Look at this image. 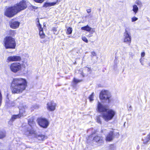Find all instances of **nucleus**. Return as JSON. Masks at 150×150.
Masks as SVG:
<instances>
[{"label":"nucleus","mask_w":150,"mask_h":150,"mask_svg":"<svg viewBox=\"0 0 150 150\" xmlns=\"http://www.w3.org/2000/svg\"><path fill=\"white\" fill-rule=\"evenodd\" d=\"M26 80L23 78L17 77L13 79L11 88L12 93L19 94L25 90L27 86Z\"/></svg>","instance_id":"1"},{"label":"nucleus","mask_w":150,"mask_h":150,"mask_svg":"<svg viewBox=\"0 0 150 150\" xmlns=\"http://www.w3.org/2000/svg\"><path fill=\"white\" fill-rule=\"evenodd\" d=\"M4 46L6 49L15 48L16 43L15 39L11 37L5 38L4 40Z\"/></svg>","instance_id":"2"},{"label":"nucleus","mask_w":150,"mask_h":150,"mask_svg":"<svg viewBox=\"0 0 150 150\" xmlns=\"http://www.w3.org/2000/svg\"><path fill=\"white\" fill-rule=\"evenodd\" d=\"M116 113V112L112 109H108L105 112L102 114V117L106 121L111 120Z\"/></svg>","instance_id":"3"},{"label":"nucleus","mask_w":150,"mask_h":150,"mask_svg":"<svg viewBox=\"0 0 150 150\" xmlns=\"http://www.w3.org/2000/svg\"><path fill=\"white\" fill-rule=\"evenodd\" d=\"M100 98L107 102L110 103L112 99L110 93L108 91L103 90L100 93Z\"/></svg>","instance_id":"4"},{"label":"nucleus","mask_w":150,"mask_h":150,"mask_svg":"<svg viewBox=\"0 0 150 150\" xmlns=\"http://www.w3.org/2000/svg\"><path fill=\"white\" fill-rule=\"evenodd\" d=\"M17 13L13 5L10 7H7L4 10V15L9 18L12 17Z\"/></svg>","instance_id":"5"},{"label":"nucleus","mask_w":150,"mask_h":150,"mask_svg":"<svg viewBox=\"0 0 150 150\" xmlns=\"http://www.w3.org/2000/svg\"><path fill=\"white\" fill-rule=\"evenodd\" d=\"M13 6L17 13L26 9L27 6L25 0H22Z\"/></svg>","instance_id":"6"},{"label":"nucleus","mask_w":150,"mask_h":150,"mask_svg":"<svg viewBox=\"0 0 150 150\" xmlns=\"http://www.w3.org/2000/svg\"><path fill=\"white\" fill-rule=\"evenodd\" d=\"M9 68L11 71L14 73H17L21 70V65L19 62L13 63L9 65Z\"/></svg>","instance_id":"7"},{"label":"nucleus","mask_w":150,"mask_h":150,"mask_svg":"<svg viewBox=\"0 0 150 150\" xmlns=\"http://www.w3.org/2000/svg\"><path fill=\"white\" fill-rule=\"evenodd\" d=\"M28 124L31 127L26 128L23 131V133L26 135H29L35 134V131L31 127L32 126H33L35 124V122L33 121H31V120L28 121Z\"/></svg>","instance_id":"8"},{"label":"nucleus","mask_w":150,"mask_h":150,"mask_svg":"<svg viewBox=\"0 0 150 150\" xmlns=\"http://www.w3.org/2000/svg\"><path fill=\"white\" fill-rule=\"evenodd\" d=\"M129 30V28H126L123 35L124 42L129 45L131 41V37Z\"/></svg>","instance_id":"9"},{"label":"nucleus","mask_w":150,"mask_h":150,"mask_svg":"<svg viewBox=\"0 0 150 150\" xmlns=\"http://www.w3.org/2000/svg\"><path fill=\"white\" fill-rule=\"evenodd\" d=\"M37 121L40 126L44 128H47L49 124L48 121L45 118H38L37 119Z\"/></svg>","instance_id":"10"},{"label":"nucleus","mask_w":150,"mask_h":150,"mask_svg":"<svg viewBox=\"0 0 150 150\" xmlns=\"http://www.w3.org/2000/svg\"><path fill=\"white\" fill-rule=\"evenodd\" d=\"M57 105V103L54 101H50L47 103L46 108L49 111H53L55 110Z\"/></svg>","instance_id":"11"},{"label":"nucleus","mask_w":150,"mask_h":150,"mask_svg":"<svg viewBox=\"0 0 150 150\" xmlns=\"http://www.w3.org/2000/svg\"><path fill=\"white\" fill-rule=\"evenodd\" d=\"M21 57L18 56H11L8 57L6 59L7 62L19 61L21 60Z\"/></svg>","instance_id":"12"},{"label":"nucleus","mask_w":150,"mask_h":150,"mask_svg":"<svg viewBox=\"0 0 150 150\" xmlns=\"http://www.w3.org/2000/svg\"><path fill=\"white\" fill-rule=\"evenodd\" d=\"M20 23L18 21H16L13 20L10 21L9 25L11 28L16 29L18 28L19 26Z\"/></svg>","instance_id":"13"},{"label":"nucleus","mask_w":150,"mask_h":150,"mask_svg":"<svg viewBox=\"0 0 150 150\" xmlns=\"http://www.w3.org/2000/svg\"><path fill=\"white\" fill-rule=\"evenodd\" d=\"M37 25L39 30V35L40 38L42 39L44 38H45V34L43 33V28H42L39 20L37 22Z\"/></svg>","instance_id":"14"},{"label":"nucleus","mask_w":150,"mask_h":150,"mask_svg":"<svg viewBox=\"0 0 150 150\" xmlns=\"http://www.w3.org/2000/svg\"><path fill=\"white\" fill-rule=\"evenodd\" d=\"M97 109L98 111L102 113V114L105 113L108 110L105 106L103 105L99 102L97 104Z\"/></svg>","instance_id":"15"},{"label":"nucleus","mask_w":150,"mask_h":150,"mask_svg":"<svg viewBox=\"0 0 150 150\" xmlns=\"http://www.w3.org/2000/svg\"><path fill=\"white\" fill-rule=\"evenodd\" d=\"M93 140L97 143L99 146L103 144L104 141L103 137H102L96 136L94 137Z\"/></svg>","instance_id":"16"},{"label":"nucleus","mask_w":150,"mask_h":150,"mask_svg":"<svg viewBox=\"0 0 150 150\" xmlns=\"http://www.w3.org/2000/svg\"><path fill=\"white\" fill-rule=\"evenodd\" d=\"M81 29L82 30L90 32L91 34H93L95 32V29L90 27L88 25L86 26L82 27Z\"/></svg>","instance_id":"17"},{"label":"nucleus","mask_w":150,"mask_h":150,"mask_svg":"<svg viewBox=\"0 0 150 150\" xmlns=\"http://www.w3.org/2000/svg\"><path fill=\"white\" fill-rule=\"evenodd\" d=\"M57 3L56 2L53 1V2H49L47 1L45 2L43 5V7L45 8H47L50 7L51 6H53L56 5Z\"/></svg>","instance_id":"18"},{"label":"nucleus","mask_w":150,"mask_h":150,"mask_svg":"<svg viewBox=\"0 0 150 150\" xmlns=\"http://www.w3.org/2000/svg\"><path fill=\"white\" fill-rule=\"evenodd\" d=\"M113 131H110L105 137L106 141L110 142L112 141L113 139Z\"/></svg>","instance_id":"19"},{"label":"nucleus","mask_w":150,"mask_h":150,"mask_svg":"<svg viewBox=\"0 0 150 150\" xmlns=\"http://www.w3.org/2000/svg\"><path fill=\"white\" fill-rule=\"evenodd\" d=\"M25 107L23 106V105H21L18 107V108L19 109V115L21 116H22L24 115H25Z\"/></svg>","instance_id":"20"},{"label":"nucleus","mask_w":150,"mask_h":150,"mask_svg":"<svg viewBox=\"0 0 150 150\" xmlns=\"http://www.w3.org/2000/svg\"><path fill=\"white\" fill-rule=\"evenodd\" d=\"M35 137L40 142L46 138L44 135L42 134H35Z\"/></svg>","instance_id":"21"},{"label":"nucleus","mask_w":150,"mask_h":150,"mask_svg":"<svg viewBox=\"0 0 150 150\" xmlns=\"http://www.w3.org/2000/svg\"><path fill=\"white\" fill-rule=\"evenodd\" d=\"M132 7V11L135 14H136L138 11V8L136 5H134Z\"/></svg>","instance_id":"22"},{"label":"nucleus","mask_w":150,"mask_h":150,"mask_svg":"<svg viewBox=\"0 0 150 150\" xmlns=\"http://www.w3.org/2000/svg\"><path fill=\"white\" fill-rule=\"evenodd\" d=\"M21 116L19 114L18 115H14L12 116L11 119V121H13L15 120L18 118L21 117Z\"/></svg>","instance_id":"23"},{"label":"nucleus","mask_w":150,"mask_h":150,"mask_svg":"<svg viewBox=\"0 0 150 150\" xmlns=\"http://www.w3.org/2000/svg\"><path fill=\"white\" fill-rule=\"evenodd\" d=\"M72 28L71 27L68 28L66 31V33L67 35L70 34H71L72 32Z\"/></svg>","instance_id":"24"},{"label":"nucleus","mask_w":150,"mask_h":150,"mask_svg":"<svg viewBox=\"0 0 150 150\" xmlns=\"http://www.w3.org/2000/svg\"><path fill=\"white\" fill-rule=\"evenodd\" d=\"M150 139V133L147 136L146 138L144 140V143L146 144L147 143Z\"/></svg>","instance_id":"25"},{"label":"nucleus","mask_w":150,"mask_h":150,"mask_svg":"<svg viewBox=\"0 0 150 150\" xmlns=\"http://www.w3.org/2000/svg\"><path fill=\"white\" fill-rule=\"evenodd\" d=\"M5 136V132L1 131L0 132V139L4 138Z\"/></svg>","instance_id":"26"},{"label":"nucleus","mask_w":150,"mask_h":150,"mask_svg":"<svg viewBox=\"0 0 150 150\" xmlns=\"http://www.w3.org/2000/svg\"><path fill=\"white\" fill-rule=\"evenodd\" d=\"M94 96V93H93L90 96L89 99L90 101L91 102L93 100V97Z\"/></svg>","instance_id":"27"},{"label":"nucleus","mask_w":150,"mask_h":150,"mask_svg":"<svg viewBox=\"0 0 150 150\" xmlns=\"http://www.w3.org/2000/svg\"><path fill=\"white\" fill-rule=\"evenodd\" d=\"M81 81H82V80H78L75 78H74L73 80L74 82L76 84Z\"/></svg>","instance_id":"28"},{"label":"nucleus","mask_w":150,"mask_h":150,"mask_svg":"<svg viewBox=\"0 0 150 150\" xmlns=\"http://www.w3.org/2000/svg\"><path fill=\"white\" fill-rule=\"evenodd\" d=\"M53 32V33L54 34H57L58 33V32L57 31V29L56 28H54L52 29Z\"/></svg>","instance_id":"29"},{"label":"nucleus","mask_w":150,"mask_h":150,"mask_svg":"<svg viewBox=\"0 0 150 150\" xmlns=\"http://www.w3.org/2000/svg\"><path fill=\"white\" fill-rule=\"evenodd\" d=\"M138 18L134 16L131 18V21L132 22H134L137 20Z\"/></svg>","instance_id":"30"},{"label":"nucleus","mask_w":150,"mask_h":150,"mask_svg":"<svg viewBox=\"0 0 150 150\" xmlns=\"http://www.w3.org/2000/svg\"><path fill=\"white\" fill-rule=\"evenodd\" d=\"M82 40L85 42L86 43L88 42V40L87 38L85 37H84L82 38Z\"/></svg>","instance_id":"31"},{"label":"nucleus","mask_w":150,"mask_h":150,"mask_svg":"<svg viewBox=\"0 0 150 150\" xmlns=\"http://www.w3.org/2000/svg\"><path fill=\"white\" fill-rule=\"evenodd\" d=\"M45 0H34V1L37 2V3H42L44 1H45Z\"/></svg>","instance_id":"32"},{"label":"nucleus","mask_w":150,"mask_h":150,"mask_svg":"<svg viewBox=\"0 0 150 150\" xmlns=\"http://www.w3.org/2000/svg\"><path fill=\"white\" fill-rule=\"evenodd\" d=\"M144 59L141 57L139 61L141 64L142 65H144Z\"/></svg>","instance_id":"33"},{"label":"nucleus","mask_w":150,"mask_h":150,"mask_svg":"<svg viewBox=\"0 0 150 150\" xmlns=\"http://www.w3.org/2000/svg\"><path fill=\"white\" fill-rule=\"evenodd\" d=\"M97 121L99 123H101V121L99 117H97Z\"/></svg>","instance_id":"34"},{"label":"nucleus","mask_w":150,"mask_h":150,"mask_svg":"<svg viewBox=\"0 0 150 150\" xmlns=\"http://www.w3.org/2000/svg\"><path fill=\"white\" fill-rule=\"evenodd\" d=\"M111 150L113 149L114 148H115V146L113 144H111L109 146Z\"/></svg>","instance_id":"35"},{"label":"nucleus","mask_w":150,"mask_h":150,"mask_svg":"<svg viewBox=\"0 0 150 150\" xmlns=\"http://www.w3.org/2000/svg\"><path fill=\"white\" fill-rule=\"evenodd\" d=\"M136 3L138 5L141 6L142 3L139 1H137Z\"/></svg>","instance_id":"36"},{"label":"nucleus","mask_w":150,"mask_h":150,"mask_svg":"<svg viewBox=\"0 0 150 150\" xmlns=\"http://www.w3.org/2000/svg\"><path fill=\"white\" fill-rule=\"evenodd\" d=\"M91 55L93 56H96V53L95 52H91Z\"/></svg>","instance_id":"37"},{"label":"nucleus","mask_w":150,"mask_h":150,"mask_svg":"<svg viewBox=\"0 0 150 150\" xmlns=\"http://www.w3.org/2000/svg\"><path fill=\"white\" fill-rule=\"evenodd\" d=\"M145 55V53L144 52H142L141 53V57H144Z\"/></svg>","instance_id":"38"},{"label":"nucleus","mask_w":150,"mask_h":150,"mask_svg":"<svg viewBox=\"0 0 150 150\" xmlns=\"http://www.w3.org/2000/svg\"><path fill=\"white\" fill-rule=\"evenodd\" d=\"M87 11L88 13H89L91 12V9H88L87 10Z\"/></svg>","instance_id":"39"},{"label":"nucleus","mask_w":150,"mask_h":150,"mask_svg":"<svg viewBox=\"0 0 150 150\" xmlns=\"http://www.w3.org/2000/svg\"><path fill=\"white\" fill-rule=\"evenodd\" d=\"M11 32L12 33H15V31H14V30H11Z\"/></svg>","instance_id":"40"},{"label":"nucleus","mask_w":150,"mask_h":150,"mask_svg":"<svg viewBox=\"0 0 150 150\" xmlns=\"http://www.w3.org/2000/svg\"><path fill=\"white\" fill-rule=\"evenodd\" d=\"M81 74L82 75V76L83 77L84 76V75H83V73H82V74Z\"/></svg>","instance_id":"41"},{"label":"nucleus","mask_w":150,"mask_h":150,"mask_svg":"<svg viewBox=\"0 0 150 150\" xmlns=\"http://www.w3.org/2000/svg\"><path fill=\"white\" fill-rule=\"evenodd\" d=\"M148 64L149 66H150V62Z\"/></svg>","instance_id":"42"},{"label":"nucleus","mask_w":150,"mask_h":150,"mask_svg":"<svg viewBox=\"0 0 150 150\" xmlns=\"http://www.w3.org/2000/svg\"><path fill=\"white\" fill-rule=\"evenodd\" d=\"M86 69H88V68H86Z\"/></svg>","instance_id":"43"}]
</instances>
